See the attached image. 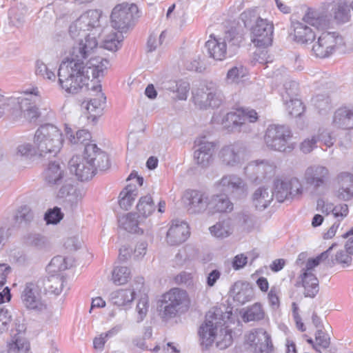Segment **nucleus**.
Segmentation results:
<instances>
[{
    "mask_svg": "<svg viewBox=\"0 0 353 353\" xmlns=\"http://www.w3.org/2000/svg\"><path fill=\"white\" fill-rule=\"evenodd\" d=\"M98 37L86 35L79 38L69 51L68 57L58 70L59 87L68 94H77L88 84L90 77L103 78L110 66L109 61L94 57L98 49Z\"/></svg>",
    "mask_w": 353,
    "mask_h": 353,
    "instance_id": "1",
    "label": "nucleus"
},
{
    "mask_svg": "<svg viewBox=\"0 0 353 353\" xmlns=\"http://www.w3.org/2000/svg\"><path fill=\"white\" fill-rule=\"evenodd\" d=\"M108 154L96 144L86 145L82 155L73 156L68 163L71 173L81 181L92 178L97 170H105L110 167Z\"/></svg>",
    "mask_w": 353,
    "mask_h": 353,
    "instance_id": "2",
    "label": "nucleus"
},
{
    "mask_svg": "<svg viewBox=\"0 0 353 353\" xmlns=\"http://www.w3.org/2000/svg\"><path fill=\"white\" fill-rule=\"evenodd\" d=\"M41 101V92L37 87L25 90L17 98H8L0 104V118L9 113L12 119H25L31 121L40 115L39 105Z\"/></svg>",
    "mask_w": 353,
    "mask_h": 353,
    "instance_id": "3",
    "label": "nucleus"
},
{
    "mask_svg": "<svg viewBox=\"0 0 353 353\" xmlns=\"http://www.w3.org/2000/svg\"><path fill=\"white\" fill-rule=\"evenodd\" d=\"M199 335L201 345L208 347L216 341L220 350L228 347L232 343V332L222 324L215 313L209 312L200 326Z\"/></svg>",
    "mask_w": 353,
    "mask_h": 353,
    "instance_id": "4",
    "label": "nucleus"
},
{
    "mask_svg": "<svg viewBox=\"0 0 353 353\" xmlns=\"http://www.w3.org/2000/svg\"><path fill=\"white\" fill-rule=\"evenodd\" d=\"M63 143L61 130L52 124L42 125L35 132L34 143L40 157H55L60 152Z\"/></svg>",
    "mask_w": 353,
    "mask_h": 353,
    "instance_id": "5",
    "label": "nucleus"
},
{
    "mask_svg": "<svg viewBox=\"0 0 353 353\" xmlns=\"http://www.w3.org/2000/svg\"><path fill=\"white\" fill-rule=\"evenodd\" d=\"M243 40L242 34L236 30L225 32L221 37L210 39L205 43V47L210 57L217 61H223L233 57L240 48Z\"/></svg>",
    "mask_w": 353,
    "mask_h": 353,
    "instance_id": "6",
    "label": "nucleus"
},
{
    "mask_svg": "<svg viewBox=\"0 0 353 353\" xmlns=\"http://www.w3.org/2000/svg\"><path fill=\"white\" fill-rule=\"evenodd\" d=\"M101 12L90 10L82 14L69 27V34L73 39L85 38L86 35L99 37L102 30L99 23Z\"/></svg>",
    "mask_w": 353,
    "mask_h": 353,
    "instance_id": "7",
    "label": "nucleus"
},
{
    "mask_svg": "<svg viewBox=\"0 0 353 353\" xmlns=\"http://www.w3.org/2000/svg\"><path fill=\"white\" fill-rule=\"evenodd\" d=\"M188 303L185 290L174 288L163 294L161 299L160 316L164 321L170 320L182 312Z\"/></svg>",
    "mask_w": 353,
    "mask_h": 353,
    "instance_id": "8",
    "label": "nucleus"
},
{
    "mask_svg": "<svg viewBox=\"0 0 353 353\" xmlns=\"http://www.w3.org/2000/svg\"><path fill=\"white\" fill-rule=\"evenodd\" d=\"M257 120L258 114L254 110L240 108L236 112L226 114L222 120V125L229 131L249 133L252 131L250 123H255Z\"/></svg>",
    "mask_w": 353,
    "mask_h": 353,
    "instance_id": "9",
    "label": "nucleus"
},
{
    "mask_svg": "<svg viewBox=\"0 0 353 353\" xmlns=\"http://www.w3.org/2000/svg\"><path fill=\"white\" fill-rule=\"evenodd\" d=\"M291 137L292 132L289 127L284 125L271 124L265 130L264 141L269 149L286 152L293 149L288 143Z\"/></svg>",
    "mask_w": 353,
    "mask_h": 353,
    "instance_id": "10",
    "label": "nucleus"
},
{
    "mask_svg": "<svg viewBox=\"0 0 353 353\" xmlns=\"http://www.w3.org/2000/svg\"><path fill=\"white\" fill-rule=\"evenodd\" d=\"M192 101L201 110L214 109L222 104L223 96L214 84L210 83L192 91Z\"/></svg>",
    "mask_w": 353,
    "mask_h": 353,
    "instance_id": "11",
    "label": "nucleus"
},
{
    "mask_svg": "<svg viewBox=\"0 0 353 353\" xmlns=\"http://www.w3.org/2000/svg\"><path fill=\"white\" fill-rule=\"evenodd\" d=\"M343 45L344 39L339 32H323L314 43L312 52L318 58H327Z\"/></svg>",
    "mask_w": 353,
    "mask_h": 353,
    "instance_id": "12",
    "label": "nucleus"
},
{
    "mask_svg": "<svg viewBox=\"0 0 353 353\" xmlns=\"http://www.w3.org/2000/svg\"><path fill=\"white\" fill-rule=\"evenodd\" d=\"M275 197L282 203L288 199L299 197L303 192L301 181L295 176L276 179L274 181Z\"/></svg>",
    "mask_w": 353,
    "mask_h": 353,
    "instance_id": "13",
    "label": "nucleus"
},
{
    "mask_svg": "<svg viewBox=\"0 0 353 353\" xmlns=\"http://www.w3.org/2000/svg\"><path fill=\"white\" fill-rule=\"evenodd\" d=\"M103 78L93 79L90 80V84L86 85L88 90L94 93V97L92 98L85 104V109L88 113V119L95 123L98 118L103 114L106 98L102 92L101 80ZM85 87V85L84 86Z\"/></svg>",
    "mask_w": 353,
    "mask_h": 353,
    "instance_id": "14",
    "label": "nucleus"
},
{
    "mask_svg": "<svg viewBox=\"0 0 353 353\" xmlns=\"http://www.w3.org/2000/svg\"><path fill=\"white\" fill-rule=\"evenodd\" d=\"M137 11L134 4L121 3L116 6L111 14L112 27L121 32H126L132 27L133 14Z\"/></svg>",
    "mask_w": 353,
    "mask_h": 353,
    "instance_id": "15",
    "label": "nucleus"
},
{
    "mask_svg": "<svg viewBox=\"0 0 353 353\" xmlns=\"http://www.w3.org/2000/svg\"><path fill=\"white\" fill-rule=\"evenodd\" d=\"M276 166L266 160L252 161L244 168L245 175L252 181L260 183L272 178L276 174Z\"/></svg>",
    "mask_w": 353,
    "mask_h": 353,
    "instance_id": "16",
    "label": "nucleus"
},
{
    "mask_svg": "<svg viewBox=\"0 0 353 353\" xmlns=\"http://www.w3.org/2000/svg\"><path fill=\"white\" fill-rule=\"evenodd\" d=\"M218 188L234 198L242 199L248 194V188L245 181L234 174H225L217 183Z\"/></svg>",
    "mask_w": 353,
    "mask_h": 353,
    "instance_id": "17",
    "label": "nucleus"
},
{
    "mask_svg": "<svg viewBox=\"0 0 353 353\" xmlns=\"http://www.w3.org/2000/svg\"><path fill=\"white\" fill-rule=\"evenodd\" d=\"M274 26L267 19H258L251 27V41L258 48H266L272 45Z\"/></svg>",
    "mask_w": 353,
    "mask_h": 353,
    "instance_id": "18",
    "label": "nucleus"
},
{
    "mask_svg": "<svg viewBox=\"0 0 353 353\" xmlns=\"http://www.w3.org/2000/svg\"><path fill=\"white\" fill-rule=\"evenodd\" d=\"M183 201L190 214H201L209 211L210 198L203 192L188 190L184 192Z\"/></svg>",
    "mask_w": 353,
    "mask_h": 353,
    "instance_id": "19",
    "label": "nucleus"
},
{
    "mask_svg": "<svg viewBox=\"0 0 353 353\" xmlns=\"http://www.w3.org/2000/svg\"><path fill=\"white\" fill-rule=\"evenodd\" d=\"M219 157L223 165L231 168L236 167L245 161V148L239 142L225 145L221 148Z\"/></svg>",
    "mask_w": 353,
    "mask_h": 353,
    "instance_id": "20",
    "label": "nucleus"
},
{
    "mask_svg": "<svg viewBox=\"0 0 353 353\" xmlns=\"http://www.w3.org/2000/svg\"><path fill=\"white\" fill-rule=\"evenodd\" d=\"M214 143L206 139L205 137H200L194 141L195 150L194 152V160L196 165L202 168L210 166L212 163V154Z\"/></svg>",
    "mask_w": 353,
    "mask_h": 353,
    "instance_id": "21",
    "label": "nucleus"
},
{
    "mask_svg": "<svg viewBox=\"0 0 353 353\" xmlns=\"http://www.w3.org/2000/svg\"><path fill=\"white\" fill-rule=\"evenodd\" d=\"M21 299L23 305L29 310L41 312L46 308L39 287L33 283L26 284Z\"/></svg>",
    "mask_w": 353,
    "mask_h": 353,
    "instance_id": "22",
    "label": "nucleus"
},
{
    "mask_svg": "<svg viewBox=\"0 0 353 353\" xmlns=\"http://www.w3.org/2000/svg\"><path fill=\"white\" fill-rule=\"evenodd\" d=\"M329 178V169L320 164H313L308 166L303 174L305 183L315 189L324 186Z\"/></svg>",
    "mask_w": 353,
    "mask_h": 353,
    "instance_id": "23",
    "label": "nucleus"
},
{
    "mask_svg": "<svg viewBox=\"0 0 353 353\" xmlns=\"http://www.w3.org/2000/svg\"><path fill=\"white\" fill-rule=\"evenodd\" d=\"M303 20L316 30L327 29L332 26V17L327 11L311 8L307 9Z\"/></svg>",
    "mask_w": 353,
    "mask_h": 353,
    "instance_id": "24",
    "label": "nucleus"
},
{
    "mask_svg": "<svg viewBox=\"0 0 353 353\" xmlns=\"http://www.w3.org/2000/svg\"><path fill=\"white\" fill-rule=\"evenodd\" d=\"M120 228L130 233L142 234L149 228L148 223L135 212H128L121 217L119 220Z\"/></svg>",
    "mask_w": 353,
    "mask_h": 353,
    "instance_id": "25",
    "label": "nucleus"
},
{
    "mask_svg": "<svg viewBox=\"0 0 353 353\" xmlns=\"http://www.w3.org/2000/svg\"><path fill=\"white\" fill-rule=\"evenodd\" d=\"M189 235L188 223L183 221L174 220L167 232L166 241L170 245H176L185 241Z\"/></svg>",
    "mask_w": 353,
    "mask_h": 353,
    "instance_id": "26",
    "label": "nucleus"
},
{
    "mask_svg": "<svg viewBox=\"0 0 353 353\" xmlns=\"http://www.w3.org/2000/svg\"><path fill=\"white\" fill-rule=\"evenodd\" d=\"M230 296L235 303L242 305L254 299V290L249 283L238 281L232 285Z\"/></svg>",
    "mask_w": 353,
    "mask_h": 353,
    "instance_id": "27",
    "label": "nucleus"
},
{
    "mask_svg": "<svg viewBox=\"0 0 353 353\" xmlns=\"http://www.w3.org/2000/svg\"><path fill=\"white\" fill-rule=\"evenodd\" d=\"M350 6L345 0H334L327 3V8L330 10L329 15L332 17V23L344 24L350 21Z\"/></svg>",
    "mask_w": 353,
    "mask_h": 353,
    "instance_id": "28",
    "label": "nucleus"
},
{
    "mask_svg": "<svg viewBox=\"0 0 353 353\" xmlns=\"http://www.w3.org/2000/svg\"><path fill=\"white\" fill-rule=\"evenodd\" d=\"M339 185L336 196L342 201H347L353 198V174L348 172H340L336 177Z\"/></svg>",
    "mask_w": 353,
    "mask_h": 353,
    "instance_id": "29",
    "label": "nucleus"
},
{
    "mask_svg": "<svg viewBox=\"0 0 353 353\" xmlns=\"http://www.w3.org/2000/svg\"><path fill=\"white\" fill-rule=\"evenodd\" d=\"M292 28L294 30V37L296 42L307 43L312 42L315 39V32L303 18L301 20L292 21Z\"/></svg>",
    "mask_w": 353,
    "mask_h": 353,
    "instance_id": "30",
    "label": "nucleus"
},
{
    "mask_svg": "<svg viewBox=\"0 0 353 353\" xmlns=\"http://www.w3.org/2000/svg\"><path fill=\"white\" fill-rule=\"evenodd\" d=\"M275 196V191L265 186L258 188L252 194V202L256 209L263 210L267 208Z\"/></svg>",
    "mask_w": 353,
    "mask_h": 353,
    "instance_id": "31",
    "label": "nucleus"
},
{
    "mask_svg": "<svg viewBox=\"0 0 353 353\" xmlns=\"http://www.w3.org/2000/svg\"><path fill=\"white\" fill-rule=\"evenodd\" d=\"M333 125L342 129L353 128V108L342 107L336 110L334 114Z\"/></svg>",
    "mask_w": 353,
    "mask_h": 353,
    "instance_id": "32",
    "label": "nucleus"
},
{
    "mask_svg": "<svg viewBox=\"0 0 353 353\" xmlns=\"http://www.w3.org/2000/svg\"><path fill=\"white\" fill-rule=\"evenodd\" d=\"M10 299V290L6 287L0 292V335L8 331L12 321L10 312L1 305V303L9 301Z\"/></svg>",
    "mask_w": 353,
    "mask_h": 353,
    "instance_id": "33",
    "label": "nucleus"
},
{
    "mask_svg": "<svg viewBox=\"0 0 353 353\" xmlns=\"http://www.w3.org/2000/svg\"><path fill=\"white\" fill-rule=\"evenodd\" d=\"M136 209V213L140 216V219H143L148 223H150V221H147V219L156 210L152 196L148 194L141 196L137 204Z\"/></svg>",
    "mask_w": 353,
    "mask_h": 353,
    "instance_id": "34",
    "label": "nucleus"
},
{
    "mask_svg": "<svg viewBox=\"0 0 353 353\" xmlns=\"http://www.w3.org/2000/svg\"><path fill=\"white\" fill-rule=\"evenodd\" d=\"M55 70V66L51 63L46 64L42 60H37L35 62V74L50 83L58 82L59 77Z\"/></svg>",
    "mask_w": 353,
    "mask_h": 353,
    "instance_id": "35",
    "label": "nucleus"
},
{
    "mask_svg": "<svg viewBox=\"0 0 353 353\" xmlns=\"http://www.w3.org/2000/svg\"><path fill=\"white\" fill-rule=\"evenodd\" d=\"M135 296L133 289H120L111 292L110 300L112 304L118 307L130 305Z\"/></svg>",
    "mask_w": 353,
    "mask_h": 353,
    "instance_id": "36",
    "label": "nucleus"
},
{
    "mask_svg": "<svg viewBox=\"0 0 353 353\" xmlns=\"http://www.w3.org/2000/svg\"><path fill=\"white\" fill-rule=\"evenodd\" d=\"M138 193V188L135 184L130 183L127 185L119 194V204L120 207L125 210L130 209L137 198Z\"/></svg>",
    "mask_w": 353,
    "mask_h": 353,
    "instance_id": "37",
    "label": "nucleus"
},
{
    "mask_svg": "<svg viewBox=\"0 0 353 353\" xmlns=\"http://www.w3.org/2000/svg\"><path fill=\"white\" fill-rule=\"evenodd\" d=\"M233 210V203L226 195H216L210 198L209 213L230 212Z\"/></svg>",
    "mask_w": 353,
    "mask_h": 353,
    "instance_id": "38",
    "label": "nucleus"
},
{
    "mask_svg": "<svg viewBox=\"0 0 353 353\" xmlns=\"http://www.w3.org/2000/svg\"><path fill=\"white\" fill-rule=\"evenodd\" d=\"M305 296L314 298L319 290V280L314 273L303 272L301 275Z\"/></svg>",
    "mask_w": 353,
    "mask_h": 353,
    "instance_id": "39",
    "label": "nucleus"
},
{
    "mask_svg": "<svg viewBox=\"0 0 353 353\" xmlns=\"http://www.w3.org/2000/svg\"><path fill=\"white\" fill-rule=\"evenodd\" d=\"M64 172L59 163H50L43 172L45 181L49 185L59 184L63 179Z\"/></svg>",
    "mask_w": 353,
    "mask_h": 353,
    "instance_id": "40",
    "label": "nucleus"
},
{
    "mask_svg": "<svg viewBox=\"0 0 353 353\" xmlns=\"http://www.w3.org/2000/svg\"><path fill=\"white\" fill-rule=\"evenodd\" d=\"M265 312L260 303H255L248 307L242 315L244 322L259 321L264 319Z\"/></svg>",
    "mask_w": 353,
    "mask_h": 353,
    "instance_id": "41",
    "label": "nucleus"
},
{
    "mask_svg": "<svg viewBox=\"0 0 353 353\" xmlns=\"http://www.w3.org/2000/svg\"><path fill=\"white\" fill-rule=\"evenodd\" d=\"M248 72L241 65L233 66L227 72L225 81L228 84H239L247 76Z\"/></svg>",
    "mask_w": 353,
    "mask_h": 353,
    "instance_id": "42",
    "label": "nucleus"
},
{
    "mask_svg": "<svg viewBox=\"0 0 353 353\" xmlns=\"http://www.w3.org/2000/svg\"><path fill=\"white\" fill-rule=\"evenodd\" d=\"M123 32L118 30V32L112 31L108 34L103 40V48L110 51H117L121 47L123 40Z\"/></svg>",
    "mask_w": 353,
    "mask_h": 353,
    "instance_id": "43",
    "label": "nucleus"
},
{
    "mask_svg": "<svg viewBox=\"0 0 353 353\" xmlns=\"http://www.w3.org/2000/svg\"><path fill=\"white\" fill-rule=\"evenodd\" d=\"M71 265V261L63 256H57L52 259L47 266V270L52 274L64 271Z\"/></svg>",
    "mask_w": 353,
    "mask_h": 353,
    "instance_id": "44",
    "label": "nucleus"
},
{
    "mask_svg": "<svg viewBox=\"0 0 353 353\" xmlns=\"http://www.w3.org/2000/svg\"><path fill=\"white\" fill-rule=\"evenodd\" d=\"M131 278V271L125 266L115 267L112 272V281L117 285H124Z\"/></svg>",
    "mask_w": 353,
    "mask_h": 353,
    "instance_id": "45",
    "label": "nucleus"
},
{
    "mask_svg": "<svg viewBox=\"0 0 353 353\" xmlns=\"http://www.w3.org/2000/svg\"><path fill=\"white\" fill-rule=\"evenodd\" d=\"M65 133L69 136V141L72 144H83L86 146L92 143H88L91 139V134L87 130H80L76 133V135L72 134L70 128H65Z\"/></svg>",
    "mask_w": 353,
    "mask_h": 353,
    "instance_id": "46",
    "label": "nucleus"
},
{
    "mask_svg": "<svg viewBox=\"0 0 353 353\" xmlns=\"http://www.w3.org/2000/svg\"><path fill=\"white\" fill-rule=\"evenodd\" d=\"M352 254H349L346 250H339L334 255H332L330 259H327V264L330 266H334L336 264L341 265L342 267H347L352 262Z\"/></svg>",
    "mask_w": 353,
    "mask_h": 353,
    "instance_id": "47",
    "label": "nucleus"
},
{
    "mask_svg": "<svg viewBox=\"0 0 353 353\" xmlns=\"http://www.w3.org/2000/svg\"><path fill=\"white\" fill-rule=\"evenodd\" d=\"M210 233L217 238H225L232 232L229 220L219 222L209 228Z\"/></svg>",
    "mask_w": 353,
    "mask_h": 353,
    "instance_id": "48",
    "label": "nucleus"
},
{
    "mask_svg": "<svg viewBox=\"0 0 353 353\" xmlns=\"http://www.w3.org/2000/svg\"><path fill=\"white\" fill-rule=\"evenodd\" d=\"M336 245L333 243L327 250L322 252L315 258L309 259L306 263L305 269L303 272L313 273L314 268L318 266L321 262L325 261L331 254L333 248Z\"/></svg>",
    "mask_w": 353,
    "mask_h": 353,
    "instance_id": "49",
    "label": "nucleus"
},
{
    "mask_svg": "<svg viewBox=\"0 0 353 353\" xmlns=\"http://www.w3.org/2000/svg\"><path fill=\"white\" fill-rule=\"evenodd\" d=\"M16 156L30 159L35 156L39 157V152L34 143L32 145L30 143L23 142L17 145L16 148Z\"/></svg>",
    "mask_w": 353,
    "mask_h": 353,
    "instance_id": "50",
    "label": "nucleus"
},
{
    "mask_svg": "<svg viewBox=\"0 0 353 353\" xmlns=\"http://www.w3.org/2000/svg\"><path fill=\"white\" fill-rule=\"evenodd\" d=\"M298 91V83L294 81H286L283 84V90L281 91V96L283 102L288 100L296 99Z\"/></svg>",
    "mask_w": 353,
    "mask_h": 353,
    "instance_id": "51",
    "label": "nucleus"
},
{
    "mask_svg": "<svg viewBox=\"0 0 353 353\" xmlns=\"http://www.w3.org/2000/svg\"><path fill=\"white\" fill-rule=\"evenodd\" d=\"M197 250L192 246H185L179 250L175 259L178 265H182L187 261L194 259L197 256Z\"/></svg>",
    "mask_w": 353,
    "mask_h": 353,
    "instance_id": "52",
    "label": "nucleus"
},
{
    "mask_svg": "<svg viewBox=\"0 0 353 353\" xmlns=\"http://www.w3.org/2000/svg\"><path fill=\"white\" fill-rule=\"evenodd\" d=\"M259 337H262L265 341L268 340L267 336V332L263 328H257L251 330L248 334L245 336V341L250 347L254 350L256 346V342Z\"/></svg>",
    "mask_w": 353,
    "mask_h": 353,
    "instance_id": "53",
    "label": "nucleus"
},
{
    "mask_svg": "<svg viewBox=\"0 0 353 353\" xmlns=\"http://www.w3.org/2000/svg\"><path fill=\"white\" fill-rule=\"evenodd\" d=\"M238 222L244 230L251 231L256 224V217L248 211H243L238 215Z\"/></svg>",
    "mask_w": 353,
    "mask_h": 353,
    "instance_id": "54",
    "label": "nucleus"
},
{
    "mask_svg": "<svg viewBox=\"0 0 353 353\" xmlns=\"http://www.w3.org/2000/svg\"><path fill=\"white\" fill-rule=\"evenodd\" d=\"M330 343V339L329 335L323 332L321 330L316 331L315 334V343L313 345V348L321 352V350L327 348Z\"/></svg>",
    "mask_w": 353,
    "mask_h": 353,
    "instance_id": "55",
    "label": "nucleus"
},
{
    "mask_svg": "<svg viewBox=\"0 0 353 353\" xmlns=\"http://www.w3.org/2000/svg\"><path fill=\"white\" fill-rule=\"evenodd\" d=\"M285 106L286 111L292 117H296L300 116L303 112V106L301 100L292 99L283 102Z\"/></svg>",
    "mask_w": 353,
    "mask_h": 353,
    "instance_id": "56",
    "label": "nucleus"
},
{
    "mask_svg": "<svg viewBox=\"0 0 353 353\" xmlns=\"http://www.w3.org/2000/svg\"><path fill=\"white\" fill-rule=\"evenodd\" d=\"M149 309V299L147 295L141 296L137 305L136 311L137 312L138 323L141 322L146 316Z\"/></svg>",
    "mask_w": 353,
    "mask_h": 353,
    "instance_id": "57",
    "label": "nucleus"
},
{
    "mask_svg": "<svg viewBox=\"0 0 353 353\" xmlns=\"http://www.w3.org/2000/svg\"><path fill=\"white\" fill-rule=\"evenodd\" d=\"M166 37V31H162L159 36L154 34H150L147 43L148 50L149 52L154 51L158 47L163 44Z\"/></svg>",
    "mask_w": 353,
    "mask_h": 353,
    "instance_id": "58",
    "label": "nucleus"
},
{
    "mask_svg": "<svg viewBox=\"0 0 353 353\" xmlns=\"http://www.w3.org/2000/svg\"><path fill=\"white\" fill-rule=\"evenodd\" d=\"M33 212L29 207L26 205L21 206L18 209L15 214V220L17 223H28L33 219Z\"/></svg>",
    "mask_w": 353,
    "mask_h": 353,
    "instance_id": "59",
    "label": "nucleus"
},
{
    "mask_svg": "<svg viewBox=\"0 0 353 353\" xmlns=\"http://www.w3.org/2000/svg\"><path fill=\"white\" fill-rule=\"evenodd\" d=\"M49 281L51 283L49 291L55 295H59L62 292L66 283L65 279L59 276H52Z\"/></svg>",
    "mask_w": 353,
    "mask_h": 353,
    "instance_id": "60",
    "label": "nucleus"
},
{
    "mask_svg": "<svg viewBox=\"0 0 353 353\" xmlns=\"http://www.w3.org/2000/svg\"><path fill=\"white\" fill-rule=\"evenodd\" d=\"M10 23L17 28H21L25 23V12H19L16 8H11L9 12Z\"/></svg>",
    "mask_w": 353,
    "mask_h": 353,
    "instance_id": "61",
    "label": "nucleus"
},
{
    "mask_svg": "<svg viewBox=\"0 0 353 353\" xmlns=\"http://www.w3.org/2000/svg\"><path fill=\"white\" fill-rule=\"evenodd\" d=\"M30 347L29 343L21 336H15L12 340V343L10 344V351H18L21 353H26Z\"/></svg>",
    "mask_w": 353,
    "mask_h": 353,
    "instance_id": "62",
    "label": "nucleus"
},
{
    "mask_svg": "<svg viewBox=\"0 0 353 353\" xmlns=\"http://www.w3.org/2000/svg\"><path fill=\"white\" fill-rule=\"evenodd\" d=\"M349 213L348 205L345 203H339L336 205H333L332 214L336 219L335 223H339L343 221Z\"/></svg>",
    "mask_w": 353,
    "mask_h": 353,
    "instance_id": "63",
    "label": "nucleus"
},
{
    "mask_svg": "<svg viewBox=\"0 0 353 353\" xmlns=\"http://www.w3.org/2000/svg\"><path fill=\"white\" fill-rule=\"evenodd\" d=\"M312 101L319 112H325L331 108L330 100L325 95H316L312 98Z\"/></svg>",
    "mask_w": 353,
    "mask_h": 353,
    "instance_id": "64",
    "label": "nucleus"
}]
</instances>
